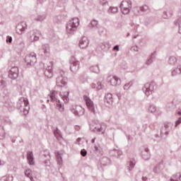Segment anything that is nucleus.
<instances>
[{"mask_svg": "<svg viewBox=\"0 0 181 181\" xmlns=\"http://www.w3.org/2000/svg\"><path fill=\"white\" fill-rule=\"evenodd\" d=\"M113 50H116V52H119V45H115L113 47Z\"/></svg>", "mask_w": 181, "mask_h": 181, "instance_id": "55", "label": "nucleus"}, {"mask_svg": "<svg viewBox=\"0 0 181 181\" xmlns=\"http://www.w3.org/2000/svg\"><path fill=\"white\" fill-rule=\"evenodd\" d=\"M83 100L90 112H91L92 114H95V107H94V102L91 100V98H90V97L87 96L86 95H84Z\"/></svg>", "mask_w": 181, "mask_h": 181, "instance_id": "10", "label": "nucleus"}, {"mask_svg": "<svg viewBox=\"0 0 181 181\" xmlns=\"http://www.w3.org/2000/svg\"><path fill=\"white\" fill-rule=\"evenodd\" d=\"M156 59V52L151 53L146 61V66H151L153 61Z\"/></svg>", "mask_w": 181, "mask_h": 181, "instance_id": "21", "label": "nucleus"}, {"mask_svg": "<svg viewBox=\"0 0 181 181\" xmlns=\"http://www.w3.org/2000/svg\"><path fill=\"white\" fill-rule=\"evenodd\" d=\"M88 26V28H90V29H98V28L100 27V25H98V21L97 20L91 21Z\"/></svg>", "mask_w": 181, "mask_h": 181, "instance_id": "31", "label": "nucleus"}, {"mask_svg": "<svg viewBox=\"0 0 181 181\" xmlns=\"http://www.w3.org/2000/svg\"><path fill=\"white\" fill-rule=\"evenodd\" d=\"M81 156H83V157L87 156V151L86 149H82L81 151Z\"/></svg>", "mask_w": 181, "mask_h": 181, "instance_id": "50", "label": "nucleus"}, {"mask_svg": "<svg viewBox=\"0 0 181 181\" xmlns=\"http://www.w3.org/2000/svg\"><path fill=\"white\" fill-rule=\"evenodd\" d=\"M5 138V130L2 126H0V141Z\"/></svg>", "mask_w": 181, "mask_h": 181, "instance_id": "41", "label": "nucleus"}, {"mask_svg": "<svg viewBox=\"0 0 181 181\" xmlns=\"http://www.w3.org/2000/svg\"><path fill=\"white\" fill-rule=\"evenodd\" d=\"M45 76L48 78H52L53 77V62H50L49 64L45 69Z\"/></svg>", "mask_w": 181, "mask_h": 181, "instance_id": "16", "label": "nucleus"}, {"mask_svg": "<svg viewBox=\"0 0 181 181\" xmlns=\"http://www.w3.org/2000/svg\"><path fill=\"white\" fill-rule=\"evenodd\" d=\"M78 69H80V62L76 59L71 60L70 69L72 73H76V71H78Z\"/></svg>", "mask_w": 181, "mask_h": 181, "instance_id": "17", "label": "nucleus"}, {"mask_svg": "<svg viewBox=\"0 0 181 181\" xmlns=\"http://www.w3.org/2000/svg\"><path fill=\"white\" fill-rule=\"evenodd\" d=\"M23 113L25 115H28L29 114V109L24 108Z\"/></svg>", "mask_w": 181, "mask_h": 181, "instance_id": "57", "label": "nucleus"}, {"mask_svg": "<svg viewBox=\"0 0 181 181\" xmlns=\"http://www.w3.org/2000/svg\"><path fill=\"white\" fill-rule=\"evenodd\" d=\"M128 139H131V136H128Z\"/></svg>", "mask_w": 181, "mask_h": 181, "instance_id": "63", "label": "nucleus"}, {"mask_svg": "<svg viewBox=\"0 0 181 181\" xmlns=\"http://www.w3.org/2000/svg\"><path fill=\"white\" fill-rule=\"evenodd\" d=\"M59 94V92L57 90H53L50 94H49V98H50V102L51 103H55L57 105V108L59 110L60 112H64V105L60 102L59 100L56 98V95Z\"/></svg>", "mask_w": 181, "mask_h": 181, "instance_id": "2", "label": "nucleus"}, {"mask_svg": "<svg viewBox=\"0 0 181 181\" xmlns=\"http://www.w3.org/2000/svg\"><path fill=\"white\" fill-rule=\"evenodd\" d=\"M28 29V24L25 21L18 23L16 26V33L18 35H23Z\"/></svg>", "mask_w": 181, "mask_h": 181, "instance_id": "14", "label": "nucleus"}, {"mask_svg": "<svg viewBox=\"0 0 181 181\" xmlns=\"http://www.w3.org/2000/svg\"><path fill=\"white\" fill-rule=\"evenodd\" d=\"M117 12H118L117 7H110L108 9V13H117Z\"/></svg>", "mask_w": 181, "mask_h": 181, "instance_id": "43", "label": "nucleus"}, {"mask_svg": "<svg viewBox=\"0 0 181 181\" xmlns=\"http://www.w3.org/2000/svg\"><path fill=\"white\" fill-rule=\"evenodd\" d=\"M98 33L99 35H103L105 30V29H104L103 28H100L98 27Z\"/></svg>", "mask_w": 181, "mask_h": 181, "instance_id": "51", "label": "nucleus"}, {"mask_svg": "<svg viewBox=\"0 0 181 181\" xmlns=\"http://www.w3.org/2000/svg\"><path fill=\"white\" fill-rule=\"evenodd\" d=\"M56 83L58 87H64V86L67 85V77L66 76V73L64 72V71L59 70L58 71Z\"/></svg>", "mask_w": 181, "mask_h": 181, "instance_id": "4", "label": "nucleus"}, {"mask_svg": "<svg viewBox=\"0 0 181 181\" xmlns=\"http://www.w3.org/2000/svg\"><path fill=\"white\" fill-rule=\"evenodd\" d=\"M19 76V68L18 66H12L8 71V77L11 80H16Z\"/></svg>", "mask_w": 181, "mask_h": 181, "instance_id": "13", "label": "nucleus"}, {"mask_svg": "<svg viewBox=\"0 0 181 181\" xmlns=\"http://www.w3.org/2000/svg\"><path fill=\"white\" fill-rule=\"evenodd\" d=\"M173 15V11L172 9H167L166 11H163L162 18L163 19H169V18H172Z\"/></svg>", "mask_w": 181, "mask_h": 181, "instance_id": "26", "label": "nucleus"}, {"mask_svg": "<svg viewBox=\"0 0 181 181\" xmlns=\"http://www.w3.org/2000/svg\"><path fill=\"white\" fill-rule=\"evenodd\" d=\"M175 25H177L179 26V33L181 35V18H179L177 22L175 23Z\"/></svg>", "mask_w": 181, "mask_h": 181, "instance_id": "47", "label": "nucleus"}, {"mask_svg": "<svg viewBox=\"0 0 181 181\" xmlns=\"http://www.w3.org/2000/svg\"><path fill=\"white\" fill-rule=\"evenodd\" d=\"M157 87L158 86H156V83L155 81L148 82L144 85L143 91L147 97H149V95L153 94V93L156 91Z\"/></svg>", "mask_w": 181, "mask_h": 181, "instance_id": "3", "label": "nucleus"}, {"mask_svg": "<svg viewBox=\"0 0 181 181\" xmlns=\"http://www.w3.org/2000/svg\"><path fill=\"white\" fill-rule=\"evenodd\" d=\"M47 0H37V4H43V2H46Z\"/></svg>", "mask_w": 181, "mask_h": 181, "instance_id": "59", "label": "nucleus"}, {"mask_svg": "<svg viewBox=\"0 0 181 181\" xmlns=\"http://www.w3.org/2000/svg\"><path fill=\"white\" fill-rule=\"evenodd\" d=\"M110 156H115L116 158H119L122 155V151L121 150L113 149L110 151Z\"/></svg>", "mask_w": 181, "mask_h": 181, "instance_id": "28", "label": "nucleus"}, {"mask_svg": "<svg viewBox=\"0 0 181 181\" xmlns=\"http://www.w3.org/2000/svg\"><path fill=\"white\" fill-rule=\"evenodd\" d=\"M173 128V124L171 122H165L164 126L160 129L161 138H168V136L170 133L171 129Z\"/></svg>", "mask_w": 181, "mask_h": 181, "instance_id": "6", "label": "nucleus"}, {"mask_svg": "<svg viewBox=\"0 0 181 181\" xmlns=\"http://www.w3.org/2000/svg\"><path fill=\"white\" fill-rule=\"evenodd\" d=\"M69 94H70L69 91L63 92L62 93L59 92V95L60 97H62L65 104H67L69 103Z\"/></svg>", "mask_w": 181, "mask_h": 181, "instance_id": "27", "label": "nucleus"}, {"mask_svg": "<svg viewBox=\"0 0 181 181\" xmlns=\"http://www.w3.org/2000/svg\"><path fill=\"white\" fill-rule=\"evenodd\" d=\"M104 101L107 107H110V105H112V94L111 93L106 94L105 95Z\"/></svg>", "mask_w": 181, "mask_h": 181, "instance_id": "22", "label": "nucleus"}, {"mask_svg": "<svg viewBox=\"0 0 181 181\" xmlns=\"http://www.w3.org/2000/svg\"><path fill=\"white\" fill-rule=\"evenodd\" d=\"M130 87H132V82H129V83H126L124 86L123 88H124V90H129V88Z\"/></svg>", "mask_w": 181, "mask_h": 181, "instance_id": "46", "label": "nucleus"}, {"mask_svg": "<svg viewBox=\"0 0 181 181\" xmlns=\"http://www.w3.org/2000/svg\"><path fill=\"white\" fill-rule=\"evenodd\" d=\"M177 115H181V112H177Z\"/></svg>", "mask_w": 181, "mask_h": 181, "instance_id": "62", "label": "nucleus"}, {"mask_svg": "<svg viewBox=\"0 0 181 181\" xmlns=\"http://www.w3.org/2000/svg\"><path fill=\"white\" fill-rule=\"evenodd\" d=\"M105 129H107V126L105 124H98L95 125L93 131V132H97V134L103 135L105 133Z\"/></svg>", "mask_w": 181, "mask_h": 181, "instance_id": "15", "label": "nucleus"}, {"mask_svg": "<svg viewBox=\"0 0 181 181\" xmlns=\"http://www.w3.org/2000/svg\"><path fill=\"white\" fill-rule=\"evenodd\" d=\"M5 84H6L5 81H4V80L1 81V86L2 87H5Z\"/></svg>", "mask_w": 181, "mask_h": 181, "instance_id": "58", "label": "nucleus"}, {"mask_svg": "<svg viewBox=\"0 0 181 181\" xmlns=\"http://www.w3.org/2000/svg\"><path fill=\"white\" fill-rule=\"evenodd\" d=\"M107 81L110 86L113 87H117V86H121V79L117 76L110 75L107 77Z\"/></svg>", "mask_w": 181, "mask_h": 181, "instance_id": "11", "label": "nucleus"}, {"mask_svg": "<svg viewBox=\"0 0 181 181\" xmlns=\"http://www.w3.org/2000/svg\"><path fill=\"white\" fill-rule=\"evenodd\" d=\"M99 47L101 48L102 50L107 52V50H110V49H111V44L108 42H105L100 44Z\"/></svg>", "mask_w": 181, "mask_h": 181, "instance_id": "29", "label": "nucleus"}, {"mask_svg": "<svg viewBox=\"0 0 181 181\" xmlns=\"http://www.w3.org/2000/svg\"><path fill=\"white\" fill-rule=\"evenodd\" d=\"M2 180L4 181H13V176L12 175H6L3 177Z\"/></svg>", "mask_w": 181, "mask_h": 181, "instance_id": "42", "label": "nucleus"}, {"mask_svg": "<svg viewBox=\"0 0 181 181\" xmlns=\"http://www.w3.org/2000/svg\"><path fill=\"white\" fill-rule=\"evenodd\" d=\"M148 112L153 114V113L156 112V106H155L154 105H150L148 106Z\"/></svg>", "mask_w": 181, "mask_h": 181, "instance_id": "40", "label": "nucleus"}, {"mask_svg": "<svg viewBox=\"0 0 181 181\" xmlns=\"http://www.w3.org/2000/svg\"><path fill=\"white\" fill-rule=\"evenodd\" d=\"M45 19H46V15L45 14L39 15L34 18V21H36V22H43Z\"/></svg>", "mask_w": 181, "mask_h": 181, "instance_id": "38", "label": "nucleus"}, {"mask_svg": "<svg viewBox=\"0 0 181 181\" xmlns=\"http://www.w3.org/2000/svg\"><path fill=\"white\" fill-rule=\"evenodd\" d=\"M1 165H4V163H2V161L0 160V166H1Z\"/></svg>", "mask_w": 181, "mask_h": 181, "instance_id": "61", "label": "nucleus"}, {"mask_svg": "<svg viewBox=\"0 0 181 181\" xmlns=\"http://www.w3.org/2000/svg\"><path fill=\"white\" fill-rule=\"evenodd\" d=\"M27 160L31 166L35 165V157H33V151H28L27 153Z\"/></svg>", "mask_w": 181, "mask_h": 181, "instance_id": "23", "label": "nucleus"}, {"mask_svg": "<svg viewBox=\"0 0 181 181\" xmlns=\"http://www.w3.org/2000/svg\"><path fill=\"white\" fill-rule=\"evenodd\" d=\"M132 52H139L138 46L134 45L131 48Z\"/></svg>", "mask_w": 181, "mask_h": 181, "instance_id": "52", "label": "nucleus"}, {"mask_svg": "<svg viewBox=\"0 0 181 181\" xmlns=\"http://www.w3.org/2000/svg\"><path fill=\"white\" fill-rule=\"evenodd\" d=\"M169 181H181V174L180 173L173 175Z\"/></svg>", "mask_w": 181, "mask_h": 181, "instance_id": "33", "label": "nucleus"}, {"mask_svg": "<svg viewBox=\"0 0 181 181\" xmlns=\"http://www.w3.org/2000/svg\"><path fill=\"white\" fill-rule=\"evenodd\" d=\"M136 163V162L135 161V159H134V158H132L128 161L127 169L129 172H131V170H133L134 168H135Z\"/></svg>", "mask_w": 181, "mask_h": 181, "instance_id": "30", "label": "nucleus"}, {"mask_svg": "<svg viewBox=\"0 0 181 181\" xmlns=\"http://www.w3.org/2000/svg\"><path fill=\"white\" fill-rule=\"evenodd\" d=\"M90 70L93 73H96L97 74L100 73V67H98V65H93L90 66Z\"/></svg>", "mask_w": 181, "mask_h": 181, "instance_id": "39", "label": "nucleus"}, {"mask_svg": "<svg viewBox=\"0 0 181 181\" xmlns=\"http://www.w3.org/2000/svg\"><path fill=\"white\" fill-rule=\"evenodd\" d=\"M91 87L96 90V91H100V90L103 88V85L101 84V82H98L97 83H93Z\"/></svg>", "mask_w": 181, "mask_h": 181, "instance_id": "35", "label": "nucleus"}, {"mask_svg": "<svg viewBox=\"0 0 181 181\" xmlns=\"http://www.w3.org/2000/svg\"><path fill=\"white\" fill-rule=\"evenodd\" d=\"M22 105H24V107H28L29 105V100L28 98H21L19 100V102L18 103V107L19 108L22 107Z\"/></svg>", "mask_w": 181, "mask_h": 181, "instance_id": "25", "label": "nucleus"}, {"mask_svg": "<svg viewBox=\"0 0 181 181\" xmlns=\"http://www.w3.org/2000/svg\"><path fill=\"white\" fill-rule=\"evenodd\" d=\"M36 62H37V59L36 58V53L31 52L30 54L25 56V62L26 63L27 67L33 66Z\"/></svg>", "mask_w": 181, "mask_h": 181, "instance_id": "8", "label": "nucleus"}, {"mask_svg": "<svg viewBox=\"0 0 181 181\" xmlns=\"http://www.w3.org/2000/svg\"><path fill=\"white\" fill-rule=\"evenodd\" d=\"M100 163L103 166H107V165H110L111 163V160L107 157H103L100 158Z\"/></svg>", "mask_w": 181, "mask_h": 181, "instance_id": "32", "label": "nucleus"}, {"mask_svg": "<svg viewBox=\"0 0 181 181\" xmlns=\"http://www.w3.org/2000/svg\"><path fill=\"white\" fill-rule=\"evenodd\" d=\"M152 22V18L147 17L145 18L144 23L145 25H150V23Z\"/></svg>", "mask_w": 181, "mask_h": 181, "instance_id": "45", "label": "nucleus"}, {"mask_svg": "<svg viewBox=\"0 0 181 181\" xmlns=\"http://www.w3.org/2000/svg\"><path fill=\"white\" fill-rule=\"evenodd\" d=\"M78 25H80V20H78V18H72L66 24V33L69 35H74L76 30H77V28H78Z\"/></svg>", "mask_w": 181, "mask_h": 181, "instance_id": "1", "label": "nucleus"}, {"mask_svg": "<svg viewBox=\"0 0 181 181\" xmlns=\"http://www.w3.org/2000/svg\"><path fill=\"white\" fill-rule=\"evenodd\" d=\"M163 168H165L163 165V161H161L153 168V172L156 175H159V173L163 170Z\"/></svg>", "mask_w": 181, "mask_h": 181, "instance_id": "19", "label": "nucleus"}, {"mask_svg": "<svg viewBox=\"0 0 181 181\" xmlns=\"http://www.w3.org/2000/svg\"><path fill=\"white\" fill-rule=\"evenodd\" d=\"M71 111L75 117H83V115L86 112V110L81 105H73Z\"/></svg>", "mask_w": 181, "mask_h": 181, "instance_id": "9", "label": "nucleus"}, {"mask_svg": "<svg viewBox=\"0 0 181 181\" xmlns=\"http://www.w3.org/2000/svg\"><path fill=\"white\" fill-rule=\"evenodd\" d=\"M6 42L7 43H12V37H7V39H6Z\"/></svg>", "mask_w": 181, "mask_h": 181, "instance_id": "56", "label": "nucleus"}, {"mask_svg": "<svg viewBox=\"0 0 181 181\" xmlns=\"http://www.w3.org/2000/svg\"><path fill=\"white\" fill-rule=\"evenodd\" d=\"M141 157L144 160H148V159H151V151L148 147H145L144 150L141 152Z\"/></svg>", "mask_w": 181, "mask_h": 181, "instance_id": "20", "label": "nucleus"}, {"mask_svg": "<svg viewBox=\"0 0 181 181\" xmlns=\"http://www.w3.org/2000/svg\"><path fill=\"white\" fill-rule=\"evenodd\" d=\"M30 42H37L39 40V35L34 32L33 34L29 37Z\"/></svg>", "mask_w": 181, "mask_h": 181, "instance_id": "37", "label": "nucleus"}, {"mask_svg": "<svg viewBox=\"0 0 181 181\" xmlns=\"http://www.w3.org/2000/svg\"><path fill=\"white\" fill-rule=\"evenodd\" d=\"M100 5H107L108 2L107 1V0H100Z\"/></svg>", "mask_w": 181, "mask_h": 181, "instance_id": "54", "label": "nucleus"}, {"mask_svg": "<svg viewBox=\"0 0 181 181\" xmlns=\"http://www.w3.org/2000/svg\"><path fill=\"white\" fill-rule=\"evenodd\" d=\"M39 50L41 56H46L47 57L50 56V46L48 44L42 45Z\"/></svg>", "mask_w": 181, "mask_h": 181, "instance_id": "12", "label": "nucleus"}, {"mask_svg": "<svg viewBox=\"0 0 181 181\" xmlns=\"http://www.w3.org/2000/svg\"><path fill=\"white\" fill-rule=\"evenodd\" d=\"M93 150L95 152V153H97L98 155H103V153H104V151L103 149V147L99 144H95L93 146Z\"/></svg>", "mask_w": 181, "mask_h": 181, "instance_id": "24", "label": "nucleus"}, {"mask_svg": "<svg viewBox=\"0 0 181 181\" xmlns=\"http://www.w3.org/2000/svg\"><path fill=\"white\" fill-rule=\"evenodd\" d=\"M64 4H66V0H58V5L59 6H62Z\"/></svg>", "mask_w": 181, "mask_h": 181, "instance_id": "53", "label": "nucleus"}, {"mask_svg": "<svg viewBox=\"0 0 181 181\" xmlns=\"http://www.w3.org/2000/svg\"><path fill=\"white\" fill-rule=\"evenodd\" d=\"M180 124H181V117H179V118L175 121V128H177V127H179V125H180Z\"/></svg>", "mask_w": 181, "mask_h": 181, "instance_id": "48", "label": "nucleus"}, {"mask_svg": "<svg viewBox=\"0 0 181 181\" xmlns=\"http://www.w3.org/2000/svg\"><path fill=\"white\" fill-rule=\"evenodd\" d=\"M132 8V1L131 0H123L120 4V9L124 15H127Z\"/></svg>", "mask_w": 181, "mask_h": 181, "instance_id": "5", "label": "nucleus"}, {"mask_svg": "<svg viewBox=\"0 0 181 181\" xmlns=\"http://www.w3.org/2000/svg\"><path fill=\"white\" fill-rule=\"evenodd\" d=\"M149 13L151 12V8L148 5H144L141 6H136L133 8V13L136 16H139L140 15H142V13Z\"/></svg>", "mask_w": 181, "mask_h": 181, "instance_id": "7", "label": "nucleus"}, {"mask_svg": "<svg viewBox=\"0 0 181 181\" xmlns=\"http://www.w3.org/2000/svg\"><path fill=\"white\" fill-rule=\"evenodd\" d=\"M62 17L60 16H57L54 18V22H55V23H62Z\"/></svg>", "mask_w": 181, "mask_h": 181, "instance_id": "44", "label": "nucleus"}, {"mask_svg": "<svg viewBox=\"0 0 181 181\" xmlns=\"http://www.w3.org/2000/svg\"><path fill=\"white\" fill-rule=\"evenodd\" d=\"M56 158H57V162L59 165V166H63V158H62V156L60 155V153L57 151L56 153Z\"/></svg>", "mask_w": 181, "mask_h": 181, "instance_id": "34", "label": "nucleus"}, {"mask_svg": "<svg viewBox=\"0 0 181 181\" xmlns=\"http://www.w3.org/2000/svg\"><path fill=\"white\" fill-rule=\"evenodd\" d=\"M134 39H136V35L134 36Z\"/></svg>", "mask_w": 181, "mask_h": 181, "instance_id": "64", "label": "nucleus"}, {"mask_svg": "<svg viewBox=\"0 0 181 181\" xmlns=\"http://www.w3.org/2000/svg\"><path fill=\"white\" fill-rule=\"evenodd\" d=\"M95 142V137L91 139V144H94Z\"/></svg>", "mask_w": 181, "mask_h": 181, "instance_id": "60", "label": "nucleus"}, {"mask_svg": "<svg viewBox=\"0 0 181 181\" xmlns=\"http://www.w3.org/2000/svg\"><path fill=\"white\" fill-rule=\"evenodd\" d=\"M177 63V59L175 56H170L168 59V64L170 66H175Z\"/></svg>", "mask_w": 181, "mask_h": 181, "instance_id": "36", "label": "nucleus"}, {"mask_svg": "<svg viewBox=\"0 0 181 181\" xmlns=\"http://www.w3.org/2000/svg\"><path fill=\"white\" fill-rule=\"evenodd\" d=\"M54 135L55 136H57V135H60V130H59V128L56 127V129L54 130Z\"/></svg>", "mask_w": 181, "mask_h": 181, "instance_id": "49", "label": "nucleus"}, {"mask_svg": "<svg viewBox=\"0 0 181 181\" xmlns=\"http://www.w3.org/2000/svg\"><path fill=\"white\" fill-rule=\"evenodd\" d=\"M88 38L86 36L82 37L79 40V47L81 49H86L88 47Z\"/></svg>", "mask_w": 181, "mask_h": 181, "instance_id": "18", "label": "nucleus"}]
</instances>
